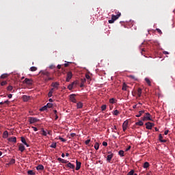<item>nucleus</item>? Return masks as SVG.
Here are the masks:
<instances>
[{"label": "nucleus", "mask_w": 175, "mask_h": 175, "mask_svg": "<svg viewBox=\"0 0 175 175\" xmlns=\"http://www.w3.org/2000/svg\"><path fill=\"white\" fill-rule=\"evenodd\" d=\"M116 14V15H114V14H112L111 15V18L113 20V21H116V20H118L120 18V17H121V12H118V11H116L115 12Z\"/></svg>", "instance_id": "obj_1"}, {"label": "nucleus", "mask_w": 175, "mask_h": 175, "mask_svg": "<svg viewBox=\"0 0 175 175\" xmlns=\"http://www.w3.org/2000/svg\"><path fill=\"white\" fill-rule=\"evenodd\" d=\"M142 121H152V119L151 118V115L150 114V113H146V116L143 117Z\"/></svg>", "instance_id": "obj_2"}, {"label": "nucleus", "mask_w": 175, "mask_h": 175, "mask_svg": "<svg viewBox=\"0 0 175 175\" xmlns=\"http://www.w3.org/2000/svg\"><path fill=\"white\" fill-rule=\"evenodd\" d=\"M24 84H27V85H32L33 81L32 79H29L28 78H25L23 81Z\"/></svg>", "instance_id": "obj_3"}, {"label": "nucleus", "mask_w": 175, "mask_h": 175, "mask_svg": "<svg viewBox=\"0 0 175 175\" xmlns=\"http://www.w3.org/2000/svg\"><path fill=\"white\" fill-rule=\"evenodd\" d=\"M39 121V119L33 117H29V124H35V122H38Z\"/></svg>", "instance_id": "obj_4"}, {"label": "nucleus", "mask_w": 175, "mask_h": 175, "mask_svg": "<svg viewBox=\"0 0 175 175\" xmlns=\"http://www.w3.org/2000/svg\"><path fill=\"white\" fill-rule=\"evenodd\" d=\"M72 77H73V74H72V72H67V77H66V81H67V83H69L70 81V79H72Z\"/></svg>", "instance_id": "obj_5"}, {"label": "nucleus", "mask_w": 175, "mask_h": 175, "mask_svg": "<svg viewBox=\"0 0 175 175\" xmlns=\"http://www.w3.org/2000/svg\"><path fill=\"white\" fill-rule=\"evenodd\" d=\"M128 124H129L128 120H125L124 122V123L122 124V129H123L124 132H125V131H126V129H128Z\"/></svg>", "instance_id": "obj_6"}, {"label": "nucleus", "mask_w": 175, "mask_h": 175, "mask_svg": "<svg viewBox=\"0 0 175 175\" xmlns=\"http://www.w3.org/2000/svg\"><path fill=\"white\" fill-rule=\"evenodd\" d=\"M145 125L146 126V129H152V127L154 126V123L148 122L145 124Z\"/></svg>", "instance_id": "obj_7"}, {"label": "nucleus", "mask_w": 175, "mask_h": 175, "mask_svg": "<svg viewBox=\"0 0 175 175\" xmlns=\"http://www.w3.org/2000/svg\"><path fill=\"white\" fill-rule=\"evenodd\" d=\"M77 84V81H75L74 82H72L71 84L68 85V89L70 90V91H72V90H73V86Z\"/></svg>", "instance_id": "obj_8"}, {"label": "nucleus", "mask_w": 175, "mask_h": 175, "mask_svg": "<svg viewBox=\"0 0 175 175\" xmlns=\"http://www.w3.org/2000/svg\"><path fill=\"white\" fill-rule=\"evenodd\" d=\"M8 142L11 143H17V138L16 137H11L8 139Z\"/></svg>", "instance_id": "obj_9"}, {"label": "nucleus", "mask_w": 175, "mask_h": 175, "mask_svg": "<svg viewBox=\"0 0 175 175\" xmlns=\"http://www.w3.org/2000/svg\"><path fill=\"white\" fill-rule=\"evenodd\" d=\"M70 100L72 102V103H76V95L75 94H71L70 96Z\"/></svg>", "instance_id": "obj_10"}, {"label": "nucleus", "mask_w": 175, "mask_h": 175, "mask_svg": "<svg viewBox=\"0 0 175 175\" xmlns=\"http://www.w3.org/2000/svg\"><path fill=\"white\" fill-rule=\"evenodd\" d=\"M80 167H81V163L79 162L77 160L76 161V168L75 170H80Z\"/></svg>", "instance_id": "obj_11"}, {"label": "nucleus", "mask_w": 175, "mask_h": 175, "mask_svg": "<svg viewBox=\"0 0 175 175\" xmlns=\"http://www.w3.org/2000/svg\"><path fill=\"white\" fill-rule=\"evenodd\" d=\"M9 137V132L8 131H5L3 133V139H8Z\"/></svg>", "instance_id": "obj_12"}, {"label": "nucleus", "mask_w": 175, "mask_h": 175, "mask_svg": "<svg viewBox=\"0 0 175 175\" xmlns=\"http://www.w3.org/2000/svg\"><path fill=\"white\" fill-rule=\"evenodd\" d=\"M18 150L21 151V152H23V151L25 150V146H24V145H19Z\"/></svg>", "instance_id": "obj_13"}, {"label": "nucleus", "mask_w": 175, "mask_h": 175, "mask_svg": "<svg viewBox=\"0 0 175 175\" xmlns=\"http://www.w3.org/2000/svg\"><path fill=\"white\" fill-rule=\"evenodd\" d=\"M51 85L52 87H53V88H58L59 87V83L58 82L52 83Z\"/></svg>", "instance_id": "obj_14"}, {"label": "nucleus", "mask_w": 175, "mask_h": 175, "mask_svg": "<svg viewBox=\"0 0 175 175\" xmlns=\"http://www.w3.org/2000/svg\"><path fill=\"white\" fill-rule=\"evenodd\" d=\"M21 142L22 143H23V144H25V146H26L27 147H29V145L27 144V141L25 140V138H24L23 137H21Z\"/></svg>", "instance_id": "obj_15"}, {"label": "nucleus", "mask_w": 175, "mask_h": 175, "mask_svg": "<svg viewBox=\"0 0 175 175\" xmlns=\"http://www.w3.org/2000/svg\"><path fill=\"white\" fill-rule=\"evenodd\" d=\"M22 98L24 102H28V100H29L30 97L27 95H24Z\"/></svg>", "instance_id": "obj_16"}, {"label": "nucleus", "mask_w": 175, "mask_h": 175, "mask_svg": "<svg viewBox=\"0 0 175 175\" xmlns=\"http://www.w3.org/2000/svg\"><path fill=\"white\" fill-rule=\"evenodd\" d=\"M109 154L107 155V161H109V162H110V161H111V159H113V153H110L109 152Z\"/></svg>", "instance_id": "obj_17"}, {"label": "nucleus", "mask_w": 175, "mask_h": 175, "mask_svg": "<svg viewBox=\"0 0 175 175\" xmlns=\"http://www.w3.org/2000/svg\"><path fill=\"white\" fill-rule=\"evenodd\" d=\"M37 170H44V166L43 165H39L36 167Z\"/></svg>", "instance_id": "obj_18"}, {"label": "nucleus", "mask_w": 175, "mask_h": 175, "mask_svg": "<svg viewBox=\"0 0 175 175\" xmlns=\"http://www.w3.org/2000/svg\"><path fill=\"white\" fill-rule=\"evenodd\" d=\"M67 167H69L70 169H75V165L72 164V163H68L67 164Z\"/></svg>", "instance_id": "obj_19"}, {"label": "nucleus", "mask_w": 175, "mask_h": 175, "mask_svg": "<svg viewBox=\"0 0 175 175\" xmlns=\"http://www.w3.org/2000/svg\"><path fill=\"white\" fill-rule=\"evenodd\" d=\"M54 92V89H51L50 91H49V94H48V96H49V98H51V96H53V93Z\"/></svg>", "instance_id": "obj_20"}, {"label": "nucleus", "mask_w": 175, "mask_h": 175, "mask_svg": "<svg viewBox=\"0 0 175 175\" xmlns=\"http://www.w3.org/2000/svg\"><path fill=\"white\" fill-rule=\"evenodd\" d=\"M159 139L160 142H161V143H165L166 142V140H163L162 139H163V137H162L161 134H159Z\"/></svg>", "instance_id": "obj_21"}, {"label": "nucleus", "mask_w": 175, "mask_h": 175, "mask_svg": "<svg viewBox=\"0 0 175 175\" xmlns=\"http://www.w3.org/2000/svg\"><path fill=\"white\" fill-rule=\"evenodd\" d=\"M150 167V163L148 162H145L143 165L144 169H147V167Z\"/></svg>", "instance_id": "obj_22"}, {"label": "nucleus", "mask_w": 175, "mask_h": 175, "mask_svg": "<svg viewBox=\"0 0 175 175\" xmlns=\"http://www.w3.org/2000/svg\"><path fill=\"white\" fill-rule=\"evenodd\" d=\"M77 109H81L83 107V103L79 102L77 104Z\"/></svg>", "instance_id": "obj_23"}, {"label": "nucleus", "mask_w": 175, "mask_h": 175, "mask_svg": "<svg viewBox=\"0 0 175 175\" xmlns=\"http://www.w3.org/2000/svg\"><path fill=\"white\" fill-rule=\"evenodd\" d=\"M14 163H16V160L14 159H12L10 161L9 163H8L7 165H14Z\"/></svg>", "instance_id": "obj_24"}, {"label": "nucleus", "mask_w": 175, "mask_h": 175, "mask_svg": "<svg viewBox=\"0 0 175 175\" xmlns=\"http://www.w3.org/2000/svg\"><path fill=\"white\" fill-rule=\"evenodd\" d=\"M29 70L31 72H36V70H38V68L35 67V66H32L29 68Z\"/></svg>", "instance_id": "obj_25"}, {"label": "nucleus", "mask_w": 175, "mask_h": 175, "mask_svg": "<svg viewBox=\"0 0 175 175\" xmlns=\"http://www.w3.org/2000/svg\"><path fill=\"white\" fill-rule=\"evenodd\" d=\"M137 96H139V98H140V96H142V88H138Z\"/></svg>", "instance_id": "obj_26"}, {"label": "nucleus", "mask_w": 175, "mask_h": 175, "mask_svg": "<svg viewBox=\"0 0 175 175\" xmlns=\"http://www.w3.org/2000/svg\"><path fill=\"white\" fill-rule=\"evenodd\" d=\"M145 81L147 83L148 85L151 86V81H150V79L145 78Z\"/></svg>", "instance_id": "obj_27"}, {"label": "nucleus", "mask_w": 175, "mask_h": 175, "mask_svg": "<svg viewBox=\"0 0 175 175\" xmlns=\"http://www.w3.org/2000/svg\"><path fill=\"white\" fill-rule=\"evenodd\" d=\"M57 161H59V162H62V163H66V161L65 159H61L60 157L57 159Z\"/></svg>", "instance_id": "obj_28"}, {"label": "nucleus", "mask_w": 175, "mask_h": 175, "mask_svg": "<svg viewBox=\"0 0 175 175\" xmlns=\"http://www.w3.org/2000/svg\"><path fill=\"white\" fill-rule=\"evenodd\" d=\"M51 148H57V143L53 142L51 144V145L50 146Z\"/></svg>", "instance_id": "obj_29"}, {"label": "nucleus", "mask_w": 175, "mask_h": 175, "mask_svg": "<svg viewBox=\"0 0 175 175\" xmlns=\"http://www.w3.org/2000/svg\"><path fill=\"white\" fill-rule=\"evenodd\" d=\"M142 114H144V111H139V114L136 115L135 117H142Z\"/></svg>", "instance_id": "obj_30"}, {"label": "nucleus", "mask_w": 175, "mask_h": 175, "mask_svg": "<svg viewBox=\"0 0 175 175\" xmlns=\"http://www.w3.org/2000/svg\"><path fill=\"white\" fill-rule=\"evenodd\" d=\"M9 76V75L8 74H3L1 75L0 79H6V77H8Z\"/></svg>", "instance_id": "obj_31"}, {"label": "nucleus", "mask_w": 175, "mask_h": 175, "mask_svg": "<svg viewBox=\"0 0 175 175\" xmlns=\"http://www.w3.org/2000/svg\"><path fill=\"white\" fill-rule=\"evenodd\" d=\"M143 124H144V123H143V121H142V120L135 123V125H139V126H142Z\"/></svg>", "instance_id": "obj_32"}, {"label": "nucleus", "mask_w": 175, "mask_h": 175, "mask_svg": "<svg viewBox=\"0 0 175 175\" xmlns=\"http://www.w3.org/2000/svg\"><path fill=\"white\" fill-rule=\"evenodd\" d=\"M94 148L95 150H99V143L96 142V144H94Z\"/></svg>", "instance_id": "obj_33"}, {"label": "nucleus", "mask_w": 175, "mask_h": 175, "mask_svg": "<svg viewBox=\"0 0 175 175\" xmlns=\"http://www.w3.org/2000/svg\"><path fill=\"white\" fill-rule=\"evenodd\" d=\"M46 107H47L48 109H51V107H53V103H47V104H46Z\"/></svg>", "instance_id": "obj_34"}, {"label": "nucleus", "mask_w": 175, "mask_h": 175, "mask_svg": "<svg viewBox=\"0 0 175 175\" xmlns=\"http://www.w3.org/2000/svg\"><path fill=\"white\" fill-rule=\"evenodd\" d=\"M27 174L28 175H34L35 172H33V170H29V171H27Z\"/></svg>", "instance_id": "obj_35"}, {"label": "nucleus", "mask_w": 175, "mask_h": 175, "mask_svg": "<svg viewBox=\"0 0 175 175\" xmlns=\"http://www.w3.org/2000/svg\"><path fill=\"white\" fill-rule=\"evenodd\" d=\"M42 135L43 136H47V131H44V129H42Z\"/></svg>", "instance_id": "obj_36"}, {"label": "nucleus", "mask_w": 175, "mask_h": 175, "mask_svg": "<svg viewBox=\"0 0 175 175\" xmlns=\"http://www.w3.org/2000/svg\"><path fill=\"white\" fill-rule=\"evenodd\" d=\"M40 111H44V110H47V106L44 105V107H42V108H40Z\"/></svg>", "instance_id": "obj_37"}, {"label": "nucleus", "mask_w": 175, "mask_h": 175, "mask_svg": "<svg viewBox=\"0 0 175 175\" xmlns=\"http://www.w3.org/2000/svg\"><path fill=\"white\" fill-rule=\"evenodd\" d=\"M118 154L120 156V157H124V150H120L118 152Z\"/></svg>", "instance_id": "obj_38"}, {"label": "nucleus", "mask_w": 175, "mask_h": 175, "mask_svg": "<svg viewBox=\"0 0 175 175\" xmlns=\"http://www.w3.org/2000/svg\"><path fill=\"white\" fill-rule=\"evenodd\" d=\"M128 86L126 85V84H125V83H124L123 84V86H122V90H123V91H126V88H127Z\"/></svg>", "instance_id": "obj_39"}, {"label": "nucleus", "mask_w": 175, "mask_h": 175, "mask_svg": "<svg viewBox=\"0 0 175 175\" xmlns=\"http://www.w3.org/2000/svg\"><path fill=\"white\" fill-rule=\"evenodd\" d=\"M113 114L114 116H118V114H120V111H118V110L116 109L113 111Z\"/></svg>", "instance_id": "obj_40"}, {"label": "nucleus", "mask_w": 175, "mask_h": 175, "mask_svg": "<svg viewBox=\"0 0 175 175\" xmlns=\"http://www.w3.org/2000/svg\"><path fill=\"white\" fill-rule=\"evenodd\" d=\"M7 90H8V91H12V90H13V86L9 85V86L7 88Z\"/></svg>", "instance_id": "obj_41"}, {"label": "nucleus", "mask_w": 175, "mask_h": 175, "mask_svg": "<svg viewBox=\"0 0 175 175\" xmlns=\"http://www.w3.org/2000/svg\"><path fill=\"white\" fill-rule=\"evenodd\" d=\"M129 77H130V79H133V80H137V79H136V77H135L134 75H129Z\"/></svg>", "instance_id": "obj_42"}, {"label": "nucleus", "mask_w": 175, "mask_h": 175, "mask_svg": "<svg viewBox=\"0 0 175 175\" xmlns=\"http://www.w3.org/2000/svg\"><path fill=\"white\" fill-rule=\"evenodd\" d=\"M106 105H103L101 106V109L103 111H105V110L106 109Z\"/></svg>", "instance_id": "obj_43"}, {"label": "nucleus", "mask_w": 175, "mask_h": 175, "mask_svg": "<svg viewBox=\"0 0 175 175\" xmlns=\"http://www.w3.org/2000/svg\"><path fill=\"white\" fill-rule=\"evenodd\" d=\"M85 79H87V80H91V77L90 76V75L86 74L85 75Z\"/></svg>", "instance_id": "obj_44"}, {"label": "nucleus", "mask_w": 175, "mask_h": 175, "mask_svg": "<svg viewBox=\"0 0 175 175\" xmlns=\"http://www.w3.org/2000/svg\"><path fill=\"white\" fill-rule=\"evenodd\" d=\"M6 84H8V82L6 81H3L1 83V85L2 86L6 85Z\"/></svg>", "instance_id": "obj_45"}, {"label": "nucleus", "mask_w": 175, "mask_h": 175, "mask_svg": "<svg viewBox=\"0 0 175 175\" xmlns=\"http://www.w3.org/2000/svg\"><path fill=\"white\" fill-rule=\"evenodd\" d=\"M114 21H114V19H113V18H111V20H109V21H108V23H109V24H113V23H114Z\"/></svg>", "instance_id": "obj_46"}, {"label": "nucleus", "mask_w": 175, "mask_h": 175, "mask_svg": "<svg viewBox=\"0 0 175 175\" xmlns=\"http://www.w3.org/2000/svg\"><path fill=\"white\" fill-rule=\"evenodd\" d=\"M134 174H135V171L131 170V171H130V172L128 173L127 175H133Z\"/></svg>", "instance_id": "obj_47"}, {"label": "nucleus", "mask_w": 175, "mask_h": 175, "mask_svg": "<svg viewBox=\"0 0 175 175\" xmlns=\"http://www.w3.org/2000/svg\"><path fill=\"white\" fill-rule=\"evenodd\" d=\"M59 139L61 140V142H66V139H64V138L62 137H59Z\"/></svg>", "instance_id": "obj_48"}, {"label": "nucleus", "mask_w": 175, "mask_h": 175, "mask_svg": "<svg viewBox=\"0 0 175 175\" xmlns=\"http://www.w3.org/2000/svg\"><path fill=\"white\" fill-rule=\"evenodd\" d=\"M115 99L114 98H111V99H109V103H114V102H115Z\"/></svg>", "instance_id": "obj_49"}, {"label": "nucleus", "mask_w": 175, "mask_h": 175, "mask_svg": "<svg viewBox=\"0 0 175 175\" xmlns=\"http://www.w3.org/2000/svg\"><path fill=\"white\" fill-rule=\"evenodd\" d=\"M156 31H157V32L160 33V35H162V31L160 29H156Z\"/></svg>", "instance_id": "obj_50"}, {"label": "nucleus", "mask_w": 175, "mask_h": 175, "mask_svg": "<svg viewBox=\"0 0 175 175\" xmlns=\"http://www.w3.org/2000/svg\"><path fill=\"white\" fill-rule=\"evenodd\" d=\"M50 80H54V78L49 77L48 79H45V81H49Z\"/></svg>", "instance_id": "obj_51"}, {"label": "nucleus", "mask_w": 175, "mask_h": 175, "mask_svg": "<svg viewBox=\"0 0 175 175\" xmlns=\"http://www.w3.org/2000/svg\"><path fill=\"white\" fill-rule=\"evenodd\" d=\"M31 128L34 131V132H37L38 131V128H36L35 126H32Z\"/></svg>", "instance_id": "obj_52"}, {"label": "nucleus", "mask_w": 175, "mask_h": 175, "mask_svg": "<svg viewBox=\"0 0 175 175\" xmlns=\"http://www.w3.org/2000/svg\"><path fill=\"white\" fill-rule=\"evenodd\" d=\"M90 142H91V139H88V140L85 141V144L88 145V144H90Z\"/></svg>", "instance_id": "obj_53"}, {"label": "nucleus", "mask_w": 175, "mask_h": 175, "mask_svg": "<svg viewBox=\"0 0 175 175\" xmlns=\"http://www.w3.org/2000/svg\"><path fill=\"white\" fill-rule=\"evenodd\" d=\"M8 97L9 98V99H12V98L13 97V94H10L8 95Z\"/></svg>", "instance_id": "obj_54"}, {"label": "nucleus", "mask_w": 175, "mask_h": 175, "mask_svg": "<svg viewBox=\"0 0 175 175\" xmlns=\"http://www.w3.org/2000/svg\"><path fill=\"white\" fill-rule=\"evenodd\" d=\"M103 146H104L105 147H107V142H103Z\"/></svg>", "instance_id": "obj_55"}, {"label": "nucleus", "mask_w": 175, "mask_h": 175, "mask_svg": "<svg viewBox=\"0 0 175 175\" xmlns=\"http://www.w3.org/2000/svg\"><path fill=\"white\" fill-rule=\"evenodd\" d=\"M3 103H6L7 105H10V101L7 100L4 101Z\"/></svg>", "instance_id": "obj_56"}, {"label": "nucleus", "mask_w": 175, "mask_h": 175, "mask_svg": "<svg viewBox=\"0 0 175 175\" xmlns=\"http://www.w3.org/2000/svg\"><path fill=\"white\" fill-rule=\"evenodd\" d=\"M69 62H68V63H65L64 64V66L66 68V67H68V66H69Z\"/></svg>", "instance_id": "obj_57"}, {"label": "nucleus", "mask_w": 175, "mask_h": 175, "mask_svg": "<svg viewBox=\"0 0 175 175\" xmlns=\"http://www.w3.org/2000/svg\"><path fill=\"white\" fill-rule=\"evenodd\" d=\"M131 150V146H129L127 148H126V151H129Z\"/></svg>", "instance_id": "obj_58"}, {"label": "nucleus", "mask_w": 175, "mask_h": 175, "mask_svg": "<svg viewBox=\"0 0 175 175\" xmlns=\"http://www.w3.org/2000/svg\"><path fill=\"white\" fill-rule=\"evenodd\" d=\"M86 80L85 79H81V83H83L84 84V83H85Z\"/></svg>", "instance_id": "obj_59"}, {"label": "nucleus", "mask_w": 175, "mask_h": 175, "mask_svg": "<svg viewBox=\"0 0 175 175\" xmlns=\"http://www.w3.org/2000/svg\"><path fill=\"white\" fill-rule=\"evenodd\" d=\"M163 54L167 55V54H169V52H167V51H164L163 52Z\"/></svg>", "instance_id": "obj_60"}, {"label": "nucleus", "mask_w": 175, "mask_h": 175, "mask_svg": "<svg viewBox=\"0 0 175 175\" xmlns=\"http://www.w3.org/2000/svg\"><path fill=\"white\" fill-rule=\"evenodd\" d=\"M167 133H169V130H167V131H165L164 132V134H165V135H167Z\"/></svg>", "instance_id": "obj_61"}, {"label": "nucleus", "mask_w": 175, "mask_h": 175, "mask_svg": "<svg viewBox=\"0 0 175 175\" xmlns=\"http://www.w3.org/2000/svg\"><path fill=\"white\" fill-rule=\"evenodd\" d=\"M49 68H50V69H54V65H51V66H49Z\"/></svg>", "instance_id": "obj_62"}, {"label": "nucleus", "mask_w": 175, "mask_h": 175, "mask_svg": "<svg viewBox=\"0 0 175 175\" xmlns=\"http://www.w3.org/2000/svg\"><path fill=\"white\" fill-rule=\"evenodd\" d=\"M47 135H51V131H49L46 132Z\"/></svg>", "instance_id": "obj_63"}, {"label": "nucleus", "mask_w": 175, "mask_h": 175, "mask_svg": "<svg viewBox=\"0 0 175 175\" xmlns=\"http://www.w3.org/2000/svg\"><path fill=\"white\" fill-rule=\"evenodd\" d=\"M80 87H81V88L84 87V83H81V85H80Z\"/></svg>", "instance_id": "obj_64"}]
</instances>
